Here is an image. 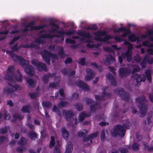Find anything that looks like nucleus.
I'll return each instance as SVG.
<instances>
[{"label":"nucleus","instance_id":"1","mask_svg":"<svg viewBox=\"0 0 153 153\" xmlns=\"http://www.w3.org/2000/svg\"><path fill=\"white\" fill-rule=\"evenodd\" d=\"M74 33V30L59 31V27L57 25L53 24L51 28L48 32V34H46L45 33L41 32L39 34V37L36 39V41L38 43L43 44L45 42L44 40L46 38H52L54 37H60L62 41L64 40L63 35H70Z\"/></svg>","mask_w":153,"mask_h":153},{"label":"nucleus","instance_id":"2","mask_svg":"<svg viewBox=\"0 0 153 153\" xmlns=\"http://www.w3.org/2000/svg\"><path fill=\"white\" fill-rule=\"evenodd\" d=\"M5 77L9 81V82H8V84L10 87L8 88L6 87L4 88V92L11 94L13 92V90L16 91V90H18L20 89L19 86L14 84V83L15 79L19 82L21 81L22 76L19 71H17V75L16 77L11 75H10L9 76L8 75H7Z\"/></svg>","mask_w":153,"mask_h":153},{"label":"nucleus","instance_id":"3","mask_svg":"<svg viewBox=\"0 0 153 153\" xmlns=\"http://www.w3.org/2000/svg\"><path fill=\"white\" fill-rule=\"evenodd\" d=\"M6 52L9 53L14 60L16 61L17 60H19L20 62V64L22 67H25L26 66V68L25 69V71L26 72L28 73L30 76H33V75L34 73L33 71L32 67L28 66L29 62L28 61L25 60L22 58H19L16 55L9 51H7Z\"/></svg>","mask_w":153,"mask_h":153},{"label":"nucleus","instance_id":"4","mask_svg":"<svg viewBox=\"0 0 153 153\" xmlns=\"http://www.w3.org/2000/svg\"><path fill=\"white\" fill-rule=\"evenodd\" d=\"M77 34L80 36L82 37V41L83 42H86L89 43L87 45L88 47L90 48L97 47L98 45H96L90 44L92 42V36H90L89 33H86L85 32L79 31L78 32Z\"/></svg>","mask_w":153,"mask_h":153},{"label":"nucleus","instance_id":"5","mask_svg":"<svg viewBox=\"0 0 153 153\" xmlns=\"http://www.w3.org/2000/svg\"><path fill=\"white\" fill-rule=\"evenodd\" d=\"M124 44L126 45H129L128 50L125 54L123 53L121 56H119V61L121 63L122 62V58H127V61L128 62H130L131 59V52L130 49L132 48V46L130 45L129 43L128 42H125Z\"/></svg>","mask_w":153,"mask_h":153},{"label":"nucleus","instance_id":"6","mask_svg":"<svg viewBox=\"0 0 153 153\" xmlns=\"http://www.w3.org/2000/svg\"><path fill=\"white\" fill-rule=\"evenodd\" d=\"M106 33L104 31H97L94 33V39L95 40L99 41L105 42L110 39L111 36H106L104 39H102V36L105 35Z\"/></svg>","mask_w":153,"mask_h":153},{"label":"nucleus","instance_id":"7","mask_svg":"<svg viewBox=\"0 0 153 153\" xmlns=\"http://www.w3.org/2000/svg\"><path fill=\"white\" fill-rule=\"evenodd\" d=\"M125 130L124 128L120 125L117 126L111 131L112 135L114 136H115L118 134L121 136H123L125 134Z\"/></svg>","mask_w":153,"mask_h":153},{"label":"nucleus","instance_id":"8","mask_svg":"<svg viewBox=\"0 0 153 153\" xmlns=\"http://www.w3.org/2000/svg\"><path fill=\"white\" fill-rule=\"evenodd\" d=\"M42 54L43 58L48 64H49L50 61V56H52V59H57V58L56 55H52L49 52L46 51L42 52Z\"/></svg>","mask_w":153,"mask_h":153},{"label":"nucleus","instance_id":"9","mask_svg":"<svg viewBox=\"0 0 153 153\" xmlns=\"http://www.w3.org/2000/svg\"><path fill=\"white\" fill-rule=\"evenodd\" d=\"M139 106L140 108L139 114L141 117H143L145 114L147 110V106L143 104L142 101L139 102Z\"/></svg>","mask_w":153,"mask_h":153},{"label":"nucleus","instance_id":"10","mask_svg":"<svg viewBox=\"0 0 153 153\" xmlns=\"http://www.w3.org/2000/svg\"><path fill=\"white\" fill-rule=\"evenodd\" d=\"M25 142L26 140L25 138L21 137L20 139V141L19 142V143L21 146L18 148L17 150L18 152L22 153L25 151L26 148L23 145L25 143Z\"/></svg>","mask_w":153,"mask_h":153},{"label":"nucleus","instance_id":"11","mask_svg":"<svg viewBox=\"0 0 153 153\" xmlns=\"http://www.w3.org/2000/svg\"><path fill=\"white\" fill-rule=\"evenodd\" d=\"M87 75L85 77V79L86 81L90 80L92 79L95 75L94 73L90 68H87L86 70Z\"/></svg>","mask_w":153,"mask_h":153},{"label":"nucleus","instance_id":"12","mask_svg":"<svg viewBox=\"0 0 153 153\" xmlns=\"http://www.w3.org/2000/svg\"><path fill=\"white\" fill-rule=\"evenodd\" d=\"M33 64L35 65L37 68L40 70V69L45 70L46 68V65L45 64L40 63L38 60H33L32 61Z\"/></svg>","mask_w":153,"mask_h":153},{"label":"nucleus","instance_id":"13","mask_svg":"<svg viewBox=\"0 0 153 153\" xmlns=\"http://www.w3.org/2000/svg\"><path fill=\"white\" fill-rule=\"evenodd\" d=\"M146 37H148L149 38L150 40L152 42H153V30H150L148 31L146 33L143 35L141 37L142 38H144Z\"/></svg>","mask_w":153,"mask_h":153},{"label":"nucleus","instance_id":"14","mask_svg":"<svg viewBox=\"0 0 153 153\" xmlns=\"http://www.w3.org/2000/svg\"><path fill=\"white\" fill-rule=\"evenodd\" d=\"M76 84L79 88L84 89L85 90H88L89 89L88 86L81 80H79L78 81L76 82Z\"/></svg>","mask_w":153,"mask_h":153},{"label":"nucleus","instance_id":"15","mask_svg":"<svg viewBox=\"0 0 153 153\" xmlns=\"http://www.w3.org/2000/svg\"><path fill=\"white\" fill-rule=\"evenodd\" d=\"M122 31H124V33L122 35V37L126 36L127 35L130 33V31L128 29H126L123 27H121L119 28L117 30H115L114 31L116 32H120Z\"/></svg>","mask_w":153,"mask_h":153},{"label":"nucleus","instance_id":"16","mask_svg":"<svg viewBox=\"0 0 153 153\" xmlns=\"http://www.w3.org/2000/svg\"><path fill=\"white\" fill-rule=\"evenodd\" d=\"M97 135L98 134L97 132L95 133L94 134H91L89 135L88 137V139L86 138V140H85L86 138H84L83 139V140L86 142H87L88 144H90L92 142L91 139L93 138L97 137Z\"/></svg>","mask_w":153,"mask_h":153},{"label":"nucleus","instance_id":"17","mask_svg":"<svg viewBox=\"0 0 153 153\" xmlns=\"http://www.w3.org/2000/svg\"><path fill=\"white\" fill-rule=\"evenodd\" d=\"M28 27H30V30H38L39 29L41 28H42L43 27V26L40 25L39 26H33L32 25V24L31 23H30L29 24V25L27 26L26 27L25 29L24 30V31H26L28 30Z\"/></svg>","mask_w":153,"mask_h":153},{"label":"nucleus","instance_id":"18","mask_svg":"<svg viewBox=\"0 0 153 153\" xmlns=\"http://www.w3.org/2000/svg\"><path fill=\"white\" fill-rule=\"evenodd\" d=\"M63 115L67 119H68V118H71L73 115V113L71 111H67L64 110L62 111Z\"/></svg>","mask_w":153,"mask_h":153},{"label":"nucleus","instance_id":"19","mask_svg":"<svg viewBox=\"0 0 153 153\" xmlns=\"http://www.w3.org/2000/svg\"><path fill=\"white\" fill-rule=\"evenodd\" d=\"M73 149L72 145L71 142L67 143L65 153H71Z\"/></svg>","mask_w":153,"mask_h":153},{"label":"nucleus","instance_id":"20","mask_svg":"<svg viewBox=\"0 0 153 153\" xmlns=\"http://www.w3.org/2000/svg\"><path fill=\"white\" fill-rule=\"evenodd\" d=\"M128 74V71L126 69L120 68L119 70V74L121 76H126Z\"/></svg>","mask_w":153,"mask_h":153},{"label":"nucleus","instance_id":"21","mask_svg":"<svg viewBox=\"0 0 153 153\" xmlns=\"http://www.w3.org/2000/svg\"><path fill=\"white\" fill-rule=\"evenodd\" d=\"M90 116L89 115L87 114L86 112H82L79 115V119L80 121L83 120L84 118Z\"/></svg>","mask_w":153,"mask_h":153},{"label":"nucleus","instance_id":"22","mask_svg":"<svg viewBox=\"0 0 153 153\" xmlns=\"http://www.w3.org/2000/svg\"><path fill=\"white\" fill-rule=\"evenodd\" d=\"M107 131L105 129H103L101 133V139L102 140H105V137L107 135Z\"/></svg>","mask_w":153,"mask_h":153},{"label":"nucleus","instance_id":"23","mask_svg":"<svg viewBox=\"0 0 153 153\" xmlns=\"http://www.w3.org/2000/svg\"><path fill=\"white\" fill-rule=\"evenodd\" d=\"M115 60V59L113 57L110 56H109L108 59H106L105 61H104L103 62L104 64L106 65H108L111 62H113Z\"/></svg>","mask_w":153,"mask_h":153},{"label":"nucleus","instance_id":"24","mask_svg":"<svg viewBox=\"0 0 153 153\" xmlns=\"http://www.w3.org/2000/svg\"><path fill=\"white\" fill-rule=\"evenodd\" d=\"M68 135V133L67 131L64 128L62 129V136L65 139L67 138Z\"/></svg>","mask_w":153,"mask_h":153},{"label":"nucleus","instance_id":"25","mask_svg":"<svg viewBox=\"0 0 153 153\" xmlns=\"http://www.w3.org/2000/svg\"><path fill=\"white\" fill-rule=\"evenodd\" d=\"M128 39L130 41L132 42H135L136 40H137V42L139 41L138 37L134 34L130 35L128 37Z\"/></svg>","mask_w":153,"mask_h":153},{"label":"nucleus","instance_id":"26","mask_svg":"<svg viewBox=\"0 0 153 153\" xmlns=\"http://www.w3.org/2000/svg\"><path fill=\"white\" fill-rule=\"evenodd\" d=\"M136 80L137 83L140 82L141 81L144 82L146 79V77L144 75H140L138 77L136 78Z\"/></svg>","mask_w":153,"mask_h":153},{"label":"nucleus","instance_id":"27","mask_svg":"<svg viewBox=\"0 0 153 153\" xmlns=\"http://www.w3.org/2000/svg\"><path fill=\"white\" fill-rule=\"evenodd\" d=\"M27 83L29 85V86L33 87L36 85V82L35 81L33 80L32 79H28L27 81Z\"/></svg>","mask_w":153,"mask_h":153},{"label":"nucleus","instance_id":"28","mask_svg":"<svg viewBox=\"0 0 153 153\" xmlns=\"http://www.w3.org/2000/svg\"><path fill=\"white\" fill-rule=\"evenodd\" d=\"M28 135L31 139H35L37 137L36 134L33 131H30Z\"/></svg>","mask_w":153,"mask_h":153},{"label":"nucleus","instance_id":"29","mask_svg":"<svg viewBox=\"0 0 153 153\" xmlns=\"http://www.w3.org/2000/svg\"><path fill=\"white\" fill-rule=\"evenodd\" d=\"M145 74L148 79L150 82L151 80L150 71L149 70H147L145 72Z\"/></svg>","mask_w":153,"mask_h":153},{"label":"nucleus","instance_id":"30","mask_svg":"<svg viewBox=\"0 0 153 153\" xmlns=\"http://www.w3.org/2000/svg\"><path fill=\"white\" fill-rule=\"evenodd\" d=\"M88 131L85 130L80 131L78 133V135L79 137L82 136L83 135L88 133Z\"/></svg>","mask_w":153,"mask_h":153},{"label":"nucleus","instance_id":"31","mask_svg":"<svg viewBox=\"0 0 153 153\" xmlns=\"http://www.w3.org/2000/svg\"><path fill=\"white\" fill-rule=\"evenodd\" d=\"M29 105H25L22 107L21 110L24 112H27L29 111Z\"/></svg>","mask_w":153,"mask_h":153},{"label":"nucleus","instance_id":"32","mask_svg":"<svg viewBox=\"0 0 153 153\" xmlns=\"http://www.w3.org/2000/svg\"><path fill=\"white\" fill-rule=\"evenodd\" d=\"M52 76V75L51 74H49L48 75H45L43 77V80L45 82L46 81L48 78L51 77Z\"/></svg>","mask_w":153,"mask_h":153},{"label":"nucleus","instance_id":"33","mask_svg":"<svg viewBox=\"0 0 153 153\" xmlns=\"http://www.w3.org/2000/svg\"><path fill=\"white\" fill-rule=\"evenodd\" d=\"M143 45L144 46H148V47L153 46V44H151L149 43L148 41H145L143 43Z\"/></svg>","mask_w":153,"mask_h":153},{"label":"nucleus","instance_id":"34","mask_svg":"<svg viewBox=\"0 0 153 153\" xmlns=\"http://www.w3.org/2000/svg\"><path fill=\"white\" fill-rule=\"evenodd\" d=\"M63 48H61V49L59 51V54L60 56L62 58H64L65 56L64 52L62 51Z\"/></svg>","mask_w":153,"mask_h":153},{"label":"nucleus","instance_id":"35","mask_svg":"<svg viewBox=\"0 0 153 153\" xmlns=\"http://www.w3.org/2000/svg\"><path fill=\"white\" fill-rule=\"evenodd\" d=\"M126 123L124 122L123 123L124 127L125 128H128L129 126L130 125V123H129L128 120H126Z\"/></svg>","mask_w":153,"mask_h":153},{"label":"nucleus","instance_id":"36","mask_svg":"<svg viewBox=\"0 0 153 153\" xmlns=\"http://www.w3.org/2000/svg\"><path fill=\"white\" fill-rule=\"evenodd\" d=\"M51 140L50 142V147L53 146L55 144V142L54 140V137L53 136H52L51 138Z\"/></svg>","mask_w":153,"mask_h":153},{"label":"nucleus","instance_id":"37","mask_svg":"<svg viewBox=\"0 0 153 153\" xmlns=\"http://www.w3.org/2000/svg\"><path fill=\"white\" fill-rule=\"evenodd\" d=\"M14 70V68L12 66H10L8 68L7 72L8 74H11Z\"/></svg>","mask_w":153,"mask_h":153},{"label":"nucleus","instance_id":"38","mask_svg":"<svg viewBox=\"0 0 153 153\" xmlns=\"http://www.w3.org/2000/svg\"><path fill=\"white\" fill-rule=\"evenodd\" d=\"M8 128L5 127L3 128H1L0 129V133L4 134L7 132Z\"/></svg>","mask_w":153,"mask_h":153},{"label":"nucleus","instance_id":"39","mask_svg":"<svg viewBox=\"0 0 153 153\" xmlns=\"http://www.w3.org/2000/svg\"><path fill=\"white\" fill-rule=\"evenodd\" d=\"M78 63L82 65H84L85 64V60L84 58H81L78 61Z\"/></svg>","mask_w":153,"mask_h":153},{"label":"nucleus","instance_id":"40","mask_svg":"<svg viewBox=\"0 0 153 153\" xmlns=\"http://www.w3.org/2000/svg\"><path fill=\"white\" fill-rule=\"evenodd\" d=\"M66 42L67 43L74 44L75 43V42L74 40H73L67 39L66 40Z\"/></svg>","mask_w":153,"mask_h":153},{"label":"nucleus","instance_id":"41","mask_svg":"<svg viewBox=\"0 0 153 153\" xmlns=\"http://www.w3.org/2000/svg\"><path fill=\"white\" fill-rule=\"evenodd\" d=\"M138 147L139 145L136 143H134L132 146V148L134 150H137L138 149Z\"/></svg>","mask_w":153,"mask_h":153},{"label":"nucleus","instance_id":"42","mask_svg":"<svg viewBox=\"0 0 153 153\" xmlns=\"http://www.w3.org/2000/svg\"><path fill=\"white\" fill-rule=\"evenodd\" d=\"M13 117L16 119H21L23 118V117L22 116H20L19 114H16L13 116Z\"/></svg>","mask_w":153,"mask_h":153},{"label":"nucleus","instance_id":"43","mask_svg":"<svg viewBox=\"0 0 153 153\" xmlns=\"http://www.w3.org/2000/svg\"><path fill=\"white\" fill-rule=\"evenodd\" d=\"M51 105V103L48 102H44L43 103V105L44 107H48Z\"/></svg>","mask_w":153,"mask_h":153},{"label":"nucleus","instance_id":"44","mask_svg":"<svg viewBox=\"0 0 153 153\" xmlns=\"http://www.w3.org/2000/svg\"><path fill=\"white\" fill-rule=\"evenodd\" d=\"M4 119H7V120H9L10 119V115L8 114L7 113V112L4 113Z\"/></svg>","mask_w":153,"mask_h":153},{"label":"nucleus","instance_id":"45","mask_svg":"<svg viewBox=\"0 0 153 153\" xmlns=\"http://www.w3.org/2000/svg\"><path fill=\"white\" fill-rule=\"evenodd\" d=\"M107 77L110 80L114 79V77L110 74H108L106 75Z\"/></svg>","mask_w":153,"mask_h":153},{"label":"nucleus","instance_id":"46","mask_svg":"<svg viewBox=\"0 0 153 153\" xmlns=\"http://www.w3.org/2000/svg\"><path fill=\"white\" fill-rule=\"evenodd\" d=\"M54 152L55 153H59L60 150L58 147L57 146H56L55 147Z\"/></svg>","mask_w":153,"mask_h":153},{"label":"nucleus","instance_id":"47","mask_svg":"<svg viewBox=\"0 0 153 153\" xmlns=\"http://www.w3.org/2000/svg\"><path fill=\"white\" fill-rule=\"evenodd\" d=\"M17 45L16 44L13 46L11 47V49L13 51H17L18 50L17 48Z\"/></svg>","mask_w":153,"mask_h":153},{"label":"nucleus","instance_id":"48","mask_svg":"<svg viewBox=\"0 0 153 153\" xmlns=\"http://www.w3.org/2000/svg\"><path fill=\"white\" fill-rule=\"evenodd\" d=\"M30 95L32 98H34L36 97V94L35 93H31L30 94Z\"/></svg>","mask_w":153,"mask_h":153},{"label":"nucleus","instance_id":"49","mask_svg":"<svg viewBox=\"0 0 153 153\" xmlns=\"http://www.w3.org/2000/svg\"><path fill=\"white\" fill-rule=\"evenodd\" d=\"M71 59L70 58H67L65 61V63H68L71 62Z\"/></svg>","mask_w":153,"mask_h":153},{"label":"nucleus","instance_id":"50","mask_svg":"<svg viewBox=\"0 0 153 153\" xmlns=\"http://www.w3.org/2000/svg\"><path fill=\"white\" fill-rule=\"evenodd\" d=\"M58 108L56 106H54L53 109V111L55 112H58Z\"/></svg>","mask_w":153,"mask_h":153},{"label":"nucleus","instance_id":"51","mask_svg":"<svg viewBox=\"0 0 153 153\" xmlns=\"http://www.w3.org/2000/svg\"><path fill=\"white\" fill-rule=\"evenodd\" d=\"M148 53L151 54L153 55V50L151 48H149L148 50Z\"/></svg>","mask_w":153,"mask_h":153},{"label":"nucleus","instance_id":"52","mask_svg":"<svg viewBox=\"0 0 153 153\" xmlns=\"http://www.w3.org/2000/svg\"><path fill=\"white\" fill-rule=\"evenodd\" d=\"M19 39V37H15L14 38V39L11 42H10V44H12L13 43L14 41H15Z\"/></svg>","mask_w":153,"mask_h":153},{"label":"nucleus","instance_id":"53","mask_svg":"<svg viewBox=\"0 0 153 153\" xmlns=\"http://www.w3.org/2000/svg\"><path fill=\"white\" fill-rule=\"evenodd\" d=\"M59 93L62 96H64V91L62 89H60L59 90Z\"/></svg>","mask_w":153,"mask_h":153},{"label":"nucleus","instance_id":"54","mask_svg":"<svg viewBox=\"0 0 153 153\" xmlns=\"http://www.w3.org/2000/svg\"><path fill=\"white\" fill-rule=\"evenodd\" d=\"M61 72L64 74L68 73L67 72V70L66 69H63L61 71Z\"/></svg>","mask_w":153,"mask_h":153},{"label":"nucleus","instance_id":"55","mask_svg":"<svg viewBox=\"0 0 153 153\" xmlns=\"http://www.w3.org/2000/svg\"><path fill=\"white\" fill-rule=\"evenodd\" d=\"M114 39L117 41L118 42H121L122 40L121 39H120L119 37H116L114 38Z\"/></svg>","mask_w":153,"mask_h":153},{"label":"nucleus","instance_id":"56","mask_svg":"<svg viewBox=\"0 0 153 153\" xmlns=\"http://www.w3.org/2000/svg\"><path fill=\"white\" fill-rule=\"evenodd\" d=\"M86 101V103L88 104H89L90 103H91L92 102V101L91 100V99H87Z\"/></svg>","mask_w":153,"mask_h":153},{"label":"nucleus","instance_id":"57","mask_svg":"<svg viewBox=\"0 0 153 153\" xmlns=\"http://www.w3.org/2000/svg\"><path fill=\"white\" fill-rule=\"evenodd\" d=\"M100 124L101 125L103 126L106 125H108V123H106V122H102L101 123H100Z\"/></svg>","mask_w":153,"mask_h":153},{"label":"nucleus","instance_id":"58","mask_svg":"<svg viewBox=\"0 0 153 153\" xmlns=\"http://www.w3.org/2000/svg\"><path fill=\"white\" fill-rule=\"evenodd\" d=\"M139 70V69L138 67H136L134 68L133 71L134 72H137Z\"/></svg>","mask_w":153,"mask_h":153},{"label":"nucleus","instance_id":"59","mask_svg":"<svg viewBox=\"0 0 153 153\" xmlns=\"http://www.w3.org/2000/svg\"><path fill=\"white\" fill-rule=\"evenodd\" d=\"M7 105H9L10 106H12L13 105V103L12 101L10 100L8 101L7 103Z\"/></svg>","mask_w":153,"mask_h":153},{"label":"nucleus","instance_id":"60","mask_svg":"<svg viewBox=\"0 0 153 153\" xmlns=\"http://www.w3.org/2000/svg\"><path fill=\"white\" fill-rule=\"evenodd\" d=\"M65 104V103L64 102H61L59 103V107L62 106H64Z\"/></svg>","mask_w":153,"mask_h":153},{"label":"nucleus","instance_id":"61","mask_svg":"<svg viewBox=\"0 0 153 153\" xmlns=\"http://www.w3.org/2000/svg\"><path fill=\"white\" fill-rule=\"evenodd\" d=\"M8 33V31L6 30L4 32H0V34H2L4 35H6Z\"/></svg>","mask_w":153,"mask_h":153},{"label":"nucleus","instance_id":"62","mask_svg":"<svg viewBox=\"0 0 153 153\" xmlns=\"http://www.w3.org/2000/svg\"><path fill=\"white\" fill-rule=\"evenodd\" d=\"M109 68L110 70H111L112 72H113V73H114V67H109Z\"/></svg>","mask_w":153,"mask_h":153},{"label":"nucleus","instance_id":"63","mask_svg":"<svg viewBox=\"0 0 153 153\" xmlns=\"http://www.w3.org/2000/svg\"><path fill=\"white\" fill-rule=\"evenodd\" d=\"M56 85L54 83H53L52 84H50V87L51 88H54L56 87Z\"/></svg>","mask_w":153,"mask_h":153},{"label":"nucleus","instance_id":"64","mask_svg":"<svg viewBox=\"0 0 153 153\" xmlns=\"http://www.w3.org/2000/svg\"><path fill=\"white\" fill-rule=\"evenodd\" d=\"M149 97L151 101L153 102V95H149Z\"/></svg>","mask_w":153,"mask_h":153}]
</instances>
